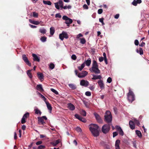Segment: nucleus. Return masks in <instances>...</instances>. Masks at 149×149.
<instances>
[{
	"label": "nucleus",
	"instance_id": "obj_25",
	"mask_svg": "<svg viewBox=\"0 0 149 149\" xmlns=\"http://www.w3.org/2000/svg\"><path fill=\"white\" fill-rule=\"evenodd\" d=\"M91 59L90 58H89L85 62L86 65L88 66H90L91 64Z\"/></svg>",
	"mask_w": 149,
	"mask_h": 149
},
{
	"label": "nucleus",
	"instance_id": "obj_34",
	"mask_svg": "<svg viewBox=\"0 0 149 149\" xmlns=\"http://www.w3.org/2000/svg\"><path fill=\"white\" fill-rule=\"evenodd\" d=\"M80 43L82 44H84L86 42V40L85 38H80Z\"/></svg>",
	"mask_w": 149,
	"mask_h": 149
},
{
	"label": "nucleus",
	"instance_id": "obj_58",
	"mask_svg": "<svg viewBox=\"0 0 149 149\" xmlns=\"http://www.w3.org/2000/svg\"><path fill=\"white\" fill-rule=\"evenodd\" d=\"M42 143V141H38L37 142H36V144L37 145H39L41 144Z\"/></svg>",
	"mask_w": 149,
	"mask_h": 149
},
{
	"label": "nucleus",
	"instance_id": "obj_42",
	"mask_svg": "<svg viewBox=\"0 0 149 149\" xmlns=\"http://www.w3.org/2000/svg\"><path fill=\"white\" fill-rule=\"evenodd\" d=\"M79 120L84 123H85L86 121V120L85 118L81 116L80 117V120Z\"/></svg>",
	"mask_w": 149,
	"mask_h": 149
},
{
	"label": "nucleus",
	"instance_id": "obj_10",
	"mask_svg": "<svg viewBox=\"0 0 149 149\" xmlns=\"http://www.w3.org/2000/svg\"><path fill=\"white\" fill-rule=\"evenodd\" d=\"M22 57L23 60L26 64L29 66H31V63L29 61L28 58L26 57V55L25 54H23Z\"/></svg>",
	"mask_w": 149,
	"mask_h": 149
},
{
	"label": "nucleus",
	"instance_id": "obj_40",
	"mask_svg": "<svg viewBox=\"0 0 149 149\" xmlns=\"http://www.w3.org/2000/svg\"><path fill=\"white\" fill-rule=\"evenodd\" d=\"M33 16L34 17H38V13L36 12H33Z\"/></svg>",
	"mask_w": 149,
	"mask_h": 149
},
{
	"label": "nucleus",
	"instance_id": "obj_2",
	"mask_svg": "<svg viewBox=\"0 0 149 149\" xmlns=\"http://www.w3.org/2000/svg\"><path fill=\"white\" fill-rule=\"evenodd\" d=\"M90 70L91 72H94L96 74L100 73V71L99 69L98 65L96 61L94 60L93 61L92 67L90 69Z\"/></svg>",
	"mask_w": 149,
	"mask_h": 149
},
{
	"label": "nucleus",
	"instance_id": "obj_31",
	"mask_svg": "<svg viewBox=\"0 0 149 149\" xmlns=\"http://www.w3.org/2000/svg\"><path fill=\"white\" fill-rule=\"evenodd\" d=\"M38 94L40 95V97H41L43 99V100L45 102H46L47 101H46L47 99L42 95L40 93L38 92Z\"/></svg>",
	"mask_w": 149,
	"mask_h": 149
},
{
	"label": "nucleus",
	"instance_id": "obj_38",
	"mask_svg": "<svg viewBox=\"0 0 149 149\" xmlns=\"http://www.w3.org/2000/svg\"><path fill=\"white\" fill-rule=\"evenodd\" d=\"M29 113L28 112H27L24 115L23 117L26 119L29 117Z\"/></svg>",
	"mask_w": 149,
	"mask_h": 149
},
{
	"label": "nucleus",
	"instance_id": "obj_53",
	"mask_svg": "<svg viewBox=\"0 0 149 149\" xmlns=\"http://www.w3.org/2000/svg\"><path fill=\"white\" fill-rule=\"evenodd\" d=\"M74 116L76 118H77L78 120H80V118L81 116H80L78 114H75L74 115Z\"/></svg>",
	"mask_w": 149,
	"mask_h": 149
},
{
	"label": "nucleus",
	"instance_id": "obj_51",
	"mask_svg": "<svg viewBox=\"0 0 149 149\" xmlns=\"http://www.w3.org/2000/svg\"><path fill=\"white\" fill-rule=\"evenodd\" d=\"M85 95L87 96H90L91 95V93L90 92L86 91L85 93Z\"/></svg>",
	"mask_w": 149,
	"mask_h": 149
},
{
	"label": "nucleus",
	"instance_id": "obj_8",
	"mask_svg": "<svg viewBox=\"0 0 149 149\" xmlns=\"http://www.w3.org/2000/svg\"><path fill=\"white\" fill-rule=\"evenodd\" d=\"M59 38L61 40H63L64 38L65 39L68 38V36L66 32L63 31L61 33L59 34Z\"/></svg>",
	"mask_w": 149,
	"mask_h": 149
},
{
	"label": "nucleus",
	"instance_id": "obj_59",
	"mask_svg": "<svg viewBox=\"0 0 149 149\" xmlns=\"http://www.w3.org/2000/svg\"><path fill=\"white\" fill-rule=\"evenodd\" d=\"M57 3L60 5V6L62 4H63V2L61 0H59L58 2H57Z\"/></svg>",
	"mask_w": 149,
	"mask_h": 149
},
{
	"label": "nucleus",
	"instance_id": "obj_26",
	"mask_svg": "<svg viewBox=\"0 0 149 149\" xmlns=\"http://www.w3.org/2000/svg\"><path fill=\"white\" fill-rule=\"evenodd\" d=\"M68 86L72 90H74L77 88L76 86L73 84H69Z\"/></svg>",
	"mask_w": 149,
	"mask_h": 149
},
{
	"label": "nucleus",
	"instance_id": "obj_22",
	"mask_svg": "<svg viewBox=\"0 0 149 149\" xmlns=\"http://www.w3.org/2000/svg\"><path fill=\"white\" fill-rule=\"evenodd\" d=\"M29 20L31 24L36 25L39 24L40 23V22H41V21L39 22L38 21H33L31 19H29Z\"/></svg>",
	"mask_w": 149,
	"mask_h": 149
},
{
	"label": "nucleus",
	"instance_id": "obj_19",
	"mask_svg": "<svg viewBox=\"0 0 149 149\" xmlns=\"http://www.w3.org/2000/svg\"><path fill=\"white\" fill-rule=\"evenodd\" d=\"M68 108L70 110L73 111L75 109V107L71 103H69L68 104Z\"/></svg>",
	"mask_w": 149,
	"mask_h": 149
},
{
	"label": "nucleus",
	"instance_id": "obj_15",
	"mask_svg": "<svg viewBox=\"0 0 149 149\" xmlns=\"http://www.w3.org/2000/svg\"><path fill=\"white\" fill-rule=\"evenodd\" d=\"M60 142V139H58L56 141L51 142H50V144L53 145L54 146H56Z\"/></svg>",
	"mask_w": 149,
	"mask_h": 149
},
{
	"label": "nucleus",
	"instance_id": "obj_54",
	"mask_svg": "<svg viewBox=\"0 0 149 149\" xmlns=\"http://www.w3.org/2000/svg\"><path fill=\"white\" fill-rule=\"evenodd\" d=\"M102 12H103V10H102V9L101 8L99 9L98 10V13L99 14H100L101 13H102Z\"/></svg>",
	"mask_w": 149,
	"mask_h": 149
},
{
	"label": "nucleus",
	"instance_id": "obj_33",
	"mask_svg": "<svg viewBox=\"0 0 149 149\" xmlns=\"http://www.w3.org/2000/svg\"><path fill=\"white\" fill-rule=\"evenodd\" d=\"M34 110L35 111V113L36 114H39L40 115H41V112L38 109H35Z\"/></svg>",
	"mask_w": 149,
	"mask_h": 149
},
{
	"label": "nucleus",
	"instance_id": "obj_5",
	"mask_svg": "<svg viewBox=\"0 0 149 149\" xmlns=\"http://www.w3.org/2000/svg\"><path fill=\"white\" fill-rule=\"evenodd\" d=\"M111 124L108 123L103 125L102 128V132L105 134L108 133L111 129Z\"/></svg>",
	"mask_w": 149,
	"mask_h": 149
},
{
	"label": "nucleus",
	"instance_id": "obj_12",
	"mask_svg": "<svg viewBox=\"0 0 149 149\" xmlns=\"http://www.w3.org/2000/svg\"><path fill=\"white\" fill-rule=\"evenodd\" d=\"M89 84V82L87 80H81L80 82V85L85 87L87 86Z\"/></svg>",
	"mask_w": 149,
	"mask_h": 149
},
{
	"label": "nucleus",
	"instance_id": "obj_27",
	"mask_svg": "<svg viewBox=\"0 0 149 149\" xmlns=\"http://www.w3.org/2000/svg\"><path fill=\"white\" fill-rule=\"evenodd\" d=\"M50 34L52 36H53L55 32V28L53 27H51L50 29Z\"/></svg>",
	"mask_w": 149,
	"mask_h": 149
},
{
	"label": "nucleus",
	"instance_id": "obj_47",
	"mask_svg": "<svg viewBox=\"0 0 149 149\" xmlns=\"http://www.w3.org/2000/svg\"><path fill=\"white\" fill-rule=\"evenodd\" d=\"M71 7H72V6L70 5H68V6H63V9H66L67 8L70 9V8H71Z\"/></svg>",
	"mask_w": 149,
	"mask_h": 149
},
{
	"label": "nucleus",
	"instance_id": "obj_17",
	"mask_svg": "<svg viewBox=\"0 0 149 149\" xmlns=\"http://www.w3.org/2000/svg\"><path fill=\"white\" fill-rule=\"evenodd\" d=\"M92 76H93V77L92 78V79L93 80H96L97 79L101 80L102 78V77L100 75H97L93 74H92Z\"/></svg>",
	"mask_w": 149,
	"mask_h": 149
},
{
	"label": "nucleus",
	"instance_id": "obj_16",
	"mask_svg": "<svg viewBox=\"0 0 149 149\" xmlns=\"http://www.w3.org/2000/svg\"><path fill=\"white\" fill-rule=\"evenodd\" d=\"M129 125L131 129L132 130L134 129L135 128V125L134 122L132 120H130L129 122Z\"/></svg>",
	"mask_w": 149,
	"mask_h": 149
},
{
	"label": "nucleus",
	"instance_id": "obj_14",
	"mask_svg": "<svg viewBox=\"0 0 149 149\" xmlns=\"http://www.w3.org/2000/svg\"><path fill=\"white\" fill-rule=\"evenodd\" d=\"M97 83L101 89H102L104 88V84L102 80L101 79L98 80Z\"/></svg>",
	"mask_w": 149,
	"mask_h": 149
},
{
	"label": "nucleus",
	"instance_id": "obj_60",
	"mask_svg": "<svg viewBox=\"0 0 149 149\" xmlns=\"http://www.w3.org/2000/svg\"><path fill=\"white\" fill-rule=\"evenodd\" d=\"M118 134V133L117 132H114L113 133V137H115L117 136Z\"/></svg>",
	"mask_w": 149,
	"mask_h": 149
},
{
	"label": "nucleus",
	"instance_id": "obj_48",
	"mask_svg": "<svg viewBox=\"0 0 149 149\" xmlns=\"http://www.w3.org/2000/svg\"><path fill=\"white\" fill-rule=\"evenodd\" d=\"M49 67L51 69H53L54 68V64L52 63H51L49 65Z\"/></svg>",
	"mask_w": 149,
	"mask_h": 149
},
{
	"label": "nucleus",
	"instance_id": "obj_43",
	"mask_svg": "<svg viewBox=\"0 0 149 149\" xmlns=\"http://www.w3.org/2000/svg\"><path fill=\"white\" fill-rule=\"evenodd\" d=\"M81 114L84 116H86V113L85 110H83L81 112Z\"/></svg>",
	"mask_w": 149,
	"mask_h": 149
},
{
	"label": "nucleus",
	"instance_id": "obj_57",
	"mask_svg": "<svg viewBox=\"0 0 149 149\" xmlns=\"http://www.w3.org/2000/svg\"><path fill=\"white\" fill-rule=\"evenodd\" d=\"M132 3L134 6H137V1L135 0H134L132 2Z\"/></svg>",
	"mask_w": 149,
	"mask_h": 149
},
{
	"label": "nucleus",
	"instance_id": "obj_3",
	"mask_svg": "<svg viewBox=\"0 0 149 149\" xmlns=\"http://www.w3.org/2000/svg\"><path fill=\"white\" fill-rule=\"evenodd\" d=\"M104 121L108 123L111 124L112 117L111 112L109 111H107L104 116Z\"/></svg>",
	"mask_w": 149,
	"mask_h": 149
},
{
	"label": "nucleus",
	"instance_id": "obj_1",
	"mask_svg": "<svg viewBox=\"0 0 149 149\" xmlns=\"http://www.w3.org/2000/svg\"><path fill=\"white\" fill-rule=\"evenodd\" d=\"M98 126L94 124H92L90 125L89 130L92 134L95 137H97L99 135Z\"/></svg>",
	"mask_w": 149,
	"mask_h": 149
},
{
	"label": "nucleus",
	"instance_id": "obj_37",
	"mask_svg": "<svg viewBox=\"0 0 149 149\" xmlns=\"http://www.w3.org/2000/svg\"><path fill=\"white\" fill-rule=\"evenodd\" d=\"M47 37L45 36L41 37L40 38L41 40L43 42H45L46 41Z\"/></svg>",
	"mask_w": 149,
	"mask_h": 149
},
{
	"label": "nucleus",
	"instance_id": "obj_9",
	"mask_svg": "<svg viewBox=\"0 0 149 149\" xmlns=\"http://www.w3.org/2000/svg\"><path fill=\"white\" fill-rule=\"evenodd\" d=\"M93 114L97 121L99 123H102V120L100 115L96 112L94 113Z\"/></svg>",
	"mask_w": 149,
	"mask_h": 149
},
{
	"label": "nucleus",
	"instance_id": "obj_50",
	"mask_svg": "<svg viewBox=\"0 0 149 149\" xmlns=\"http://www.w3.org/2000/svg\"><path fill=\"white\" fill-rule=\"evenodd\" d=\"M26 118H25L23 117L21 120L22 123L24 124V123H26Z\"/></svg>",
	"mask_w": 149,
	"mask_h": 149
},
{
	"label": "nucleus",
	"instance_id": "obj_7",
	"mask_svg": "<svg viewBox=\"0 0 149 149\" xmlns=\"http://www.w3.org/2000/svg\"><path fill=\"white\" fill-rule=\"evenodd\" d=\"M38 123L39 125H43L45 123V122L44 119L47 120V118L45 116L42 117H38Z\"/></svg>",
	"mask_w": 149,
	"mask_h": 149
},
{
	"label": "nucleus",
	"instance_id": "obj_46",
	"mask_svg": "<svg viewBox=\"0 0 149 149\" xmlns=\"http://www.w3.org/2000/svg\"><path fill=\"white\" fill-rule=\"evenodd\" d=\"M132 144H133V147L135 148H137L136 145V141H132Z\"/></svg>",
	"mask_w": 149,
	"mask_h": 149
},
{
	"label": "nucleus",
	"instance_id": "obj_39",
	"mask_svg": "<svg viewBox=\"0 0 149 149\" xmlns=\"http://www.w3.org/2000/svg\"><path fill=\"white\" fill-rule=\"evenodd\" d=\"M50 90L52 92L54 93L56 95H58V92L55 89H54V88H52Z\"/></svg>",
	"mask_w": 149,
	"mask_h": 149
},
{
	"label": "nucleus",
	"instance_id": "obj_13",
	"mask_svg": "<svg viewBox=\"0 0 149 149\" xmlns=\"http://www.w3.org/2000/svg\"><path fill=\"white\" fill-rule=\"evenodd\" d=\"M116 128L117 130L119 132V134L122 136H123L124 135V132L122 130L121 128V127H120L119 126H116Z\"/></svg>",
	"mask_w": 149,
	"mask_h": 149
},
{
	"label": "nucleus",
	"instance_id": "obj_55",
	"mask_svg": "<svg viewBox=\"0 0 149 149\" xmlns=\"http://www.w3.org/2000/svg\"><path fill=\"white\" fill-rule=\"evenodd\" d=\"M112 79L110 77H109L107 79V81L109 83H110L112 81Z\"/></svg>",
	"mask_w": 149,
	"mask_h": 149
},
{
	"label": "nucleus",
	"instance_id": "obj_35",
	"mask_svg": "<svg viewBox=\"0 0 149 149\" xmlns=\"http://www.w3.org/2000/svg\"><path fill=\"white\" fill-rule=\"evenodd\" d=\"M46 30L45 29H40L39 32L45 34L46 33Z\"/></svg>",
	"mask_w": 149,
	"mask_h": 149
},
{
	"label": "nucleus",
	"instance_id": "obj_63",
	"mask_svg": "<svg viewBox=\"0 0 149 149\" xmlns=\"http://www.w3.org/2000/svg\"><path fill=\"white\" fill-rule=\"evenodd\" d=\"M83 7L85 9H88V6L86 4L83 5Z\"/></svg>",
	"mask_w": 149,
	"mask_h": 149
},
{
	"label": "nucleus",
	"instance_id": "obj_41",
	"mask_svg": "<svg viewBox=\"0 0 149 149\" xmlns=\"http://www.w3.org/2000/svg\"><path fill=\"white\" fill-rule=\"evenodd\" d=\"M45 146L41 145L38 147L37 149H45Z\"/></svg>",
	"mask_w": 149,
	"mask_h": 149
},
{
	"label": "nucleus",
	"instance_id": "obj_62",
	"mask_svg": "<svg viewBox=\"0 0 149 149\" xmlns=\"http://www.w3.org/2000/svg\"><path fill=\"white\" fill-rule=\"evenodd\" d=\"M99 61L100 62H102L104 59V58H103V57H100L99 58Z\"/></svg>",
	"mask_w": 149,
	"mask_h": 149
},
{
	"label": "nucleus",
	"instance_id": "obj_45",
	"mask_svg": "<svg viewBox=\"0 0 149 149\" xmlns=\"http://www.w3.org/2000/svg\"><path fill=\"white\" fill-rule=\"evenodd\" d=\"M55 6V8L58 10H59L60 9L59 6L58 5V3H54Z\"/></svg>",
	"mask_w": 149,
	"mask_h": 149
},
{
	"label": "nucleus",
	"instance_id": "obj_24",
	"mask_svg": "<svg viewBox=\"0 0 149 149\" xmlns=\"http://www.w3.org/2000/svg\"><path fill=\"white\" fill-rule=\"evenodd\" d=\"M45 102L47 105V107L48 109L50 111V112H51L52 108L51 104L48 102L47 101Z\"/></svg>",
	"mask_w": 149,
	"mask_h": 149
},
{
	"label": "nucleus",
	"instance_id": "obj_61",
	"mask_svg": "<svg viewBox=\"0 0 149 149\" xmlns=\"http://www.w3.org/2000/svg\"><path fill=\"white\" fill-rule=\"evenodd\" d=\"M134 44L136 45H138L139 44V41L137 40H136L134 41Z\"/></svg>",
	"mask_w": 149,
	"mask_h": 149
},
{
	"label": "nucleus",
	"instance_id": "obj_29",
	"mask_svg": "<svg viewBox=\"0 0 149 149\" xmlns=\"http://www.w3.org/2000/svg\"><path fill=\"white\" fill-rule=\"evenodd\" d=\"M43 2L45 4L48 5L49 6L51 5L52 4L51 2L50 1H46L45 0H43Z\"/></svg>",
	"mask_w": 149,
	"mask_h": 149
},
{
	"label": "nucleus",
	"instance_id": "obj_56",
	"mask_svg": "<svg viewBox=\"0 0 149 149\" xmlns=\"http://www.w3.org/2000/svg\"><path fill=\"white\" fill-rule=\"evenodd\" d=\"M73 60H75L77 58V57L74 54H73L71 56Z\"/></svg>",
	"mask_w": 149,
	"mask_h": 149
},
{
	"label": "nucleus",
	"instance_id": "obj_32",
	"mask_svg": "<svg viewBox=\"0 0 149 149\" xmlns=\"http://www.w3.org/2000/svg\"><path fill=\"white\" fill-rule=\"evenodd\" d=\"M85 66V64L84 63H83L80 66L78 67V69L80 70L81 71Z\"/></svg>",
	"mask_w": 149,
	"mask_h": 149
},
{
	"label": "nucleus",
	"instance_id": "obj_18",
	"mask_svg": "<svg viewBox=\"0 0 149 149\" xmlns=\"http://www.w3.org/2000/svg\"><path fill=\"white\" fill-rule=\"evenodd\" d=\"M33 59L34 61H36L39 62L40 61V58L38 57L35 54H32Z\"/></svg>",
	"mask_w": 149,
	"mask_h": 149
},
{
	"label": "nucleus",
	"instance_id": "obj_23",
	"mask_svg": "<svg viewBox=\"0 0 149 149\" xmlns=\"http://www.w3.org/2000/svg\"><path fill=\"white\" fill-rule=\"evenodd\" d=\"M120 141L119 140H116L115 143V149H120L119 144Z\"/></svg>",
	"mask_w": 149,
	"mask_h": 149
},
{
	"label": "nucleus",
	"instance_id": "obj_52",
	"mask_svg": "<svg viewBox=\"0 0 149 149\" xmlns=\"http://www.w3.org/2000/svg\"><path fill=\"white\" fill-rule=\"evenodd\" d=\"M139 49V54L140 55H142L143 54V49L141 48H140Z\"/></svg>",
	"mask_w": 149,
	"mask_h": 149
},
{
	"label": "nucleus",
	"instance_id": "obj_21",
	"mask_svg": "<svg viewBox=\"0 0 149 149\" xmlns=\"http://www.w3.org/2000/svg\"><path fill=\"white\" fill-rule=\"evenodd\" d=\"M36 89L41 92L44 91V90L42 88L41 84H38L36 86Z\"/></svg>",
	"mask_w": 149,
	"mask_h": 149
},
{
	"label": "nucleus",
	"instance_id": "obj_36",
	"mask_svg": "<svg viewBox=\"0 0 149 149\" xmlns=\"http://www.w3.org/2000/svg\"><path fill=\"white\" fill-rule=\"evenodd\" d=\"M133 122H134V124H135L138 126H139L140 124L139 121L136 119H134Z\"/></svg>",
	"mask_w": 149,
	"mask_h": 149
},
{
	"label": "nucleus",
	"instance_id": "obj_49",
	"mask_svg": "<svg viewBox=\"0 0 149 149\" xmlns=\"http://www.w3.org/2000/svg\"><path fill=\"white\" fill-rule=\"evenodd\" d=\"M55 17L56 18H60L61 17V15L59 13H57L55 15Z\"/></svg>",
	"mask_w": 149,
	"mask_h": 149
},
{
	"label": "nucleus",
	"instance_id": "obj_6",
	"mask_svg": "<svg viewBox=\"0 0 149 149\" xmlns=\"http://www.w3.org/2000/svg\"><path fill=\"white\" fill-rule=\"evenodd\" d=\"M63 20H65V23L67 24V26L69 27L70 26V24H71L72 22V20L68 17L65 15H64L62 17Z\"/></svg>",
	"mask_w": 149,
	"mask_h": 149
},
{
	"label": "nucleus",
	"instance_id": "obj_28",
	"mask_svg": "<svg viewBox=\"0 0 149 149\" xmlns=\"http://www.w3.org/2000/svg\"><path fill=\"white\" fill-rule=\"evenodd\" d=\"M32 70H29L27 71V74L29 77L31 79L32 78V76L31 73Z\"/></svg>",
	"mask_w": 149,
	"mask_h": 149
},
{
	"label": "nucleus",
	"instance_id": "obj_44",
	"mask_svg": "<svg viewBox=\"0 0 149 149\" xmlns=\"http://www.w3.org/2000/svg\"><path fill=\"white\" fill-rule=\"evenodd\" d=\"M76 130L77 132H80L81 133L82 132L81 129L79 127H77L76 128Z\"/></svg>",
	"mask_w": 149,
	"mask_h": 149
},
{
	"label": "nucleus",
	"instance_id": "obj_64",
	"mask_svg": "<svg viewBox=\"0 0 149 149\" xmlns=\"http://www.w3.org/2000/svg\"><path fill=\"white\" fill-rule=\"evenodd\" d=\"M145 44V43L144 42H142L141 44H139V46L141 47H143L144 46Z\"/></svg>",
	"mask_w": 149,
	"mask_h": 149
},
{
	"label": "nucleus",
	"instance_id": "obj_20",
	"mask_svg": "<svg viewBox=\"0 0 149 149\" xmlns=\"http://www.w3.org/2000/svg\"><path fill=\"white\" fill-rule=\"evenodd\" d=\"M37 74L38 79L41 81H43L44 78V76L43 74L39 72L37 73Z\"/></svg>",
	"mask_w": 149,
	"mask_h": 149
},
{
	"label": "nucleus",
	"instance_id": "obj_30",
	"mask_svg": "<svg viewBox=\"0 0 149 149\" xmlns=\"http://www.w3.org/2000/svg\"><path fill=\"white\" fill-rule=\"evenodd\" d=\"M135 132L136 134L139 138L141 137L142 134L140 131L137 130H136Z\"/></svg>",
	"mask_w": 149,
	"mask_h": 149
},
{
	"label": "nucleus",
	"instance_id": "obj_4",
	"mask_svg": "<svg viewBox=\"0 0 149 149\" xmlns=\"http://www.w3.org/2000/svg\"><path fill=\"white\" fill-rule=\"evenodd\" d=\"M127 98L129 102L132 103L135 100V96L133 92L129 88V92L127 94Z\"/></svg>",
	"mask_w": 149,
	"mask_h": 149
},
{
	"label": "nucleus",
	"instance_id": "obj_11",
	"mask_svg": "<svg viewBox=\"0 0 149 149\" xmlns=\"http://www.w3.org/2000/svg\"><path fill=\"white\" fill-rule=\"evenodd\" d=\"M88 74V72L86 71H83L78 74V77L79 78H83L86 76Z\"/></svg>",
	"mask_w": 149,
	"mask_h": 149
}]
</instances>
